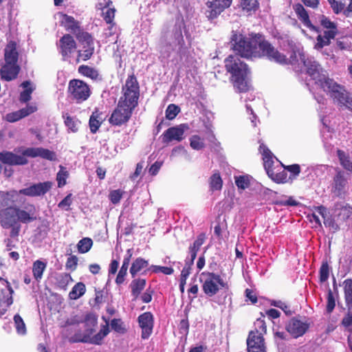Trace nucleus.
Here are the masks:
<instances>
[{"label": "nucleus", "mask_w": 352, "mask_h": 352, "mask_svg": "<svg viewBox=\"0 0 352 352\" xmlns=\"http://www.w3.org/2000/svg\"><path fill=\"white\" fill-rule=\"evenodd\" d=\"M140 85L135 75H129L122 87V94L109 118L111 125L121 126L131 120L133 111L138 106Z\"/></svg>", "instance_id": "nucleus-1"}, {"label": "nucleus", "mask_w": 352, "mask_h": 352, "mask_svg": "<svg viewBox=\"0 0 352 352\" xmlns=\"http://www.w3.org/2000/svg\"><path fill=\"white\" fill-rule=\"evenodd\" d=\"M36 219V209L33 205L25 207V210L18 206H8L0 210V226L3 229H11L10 236L12 238L19 236L20 223H29Z\"/></svg>", "instance_id": "nucleus-2"}, {"label": "nucleus", "mask_w": 352, "mask_h": 352, "mask_svg": "<svg viewBox=\"0 0 352 352\" xmlns=\"http://www.w3.org/2000/svg\"><path fill=\"white\" fill-rule=\"evenodd\" d=\"M224 67L230 74V82L237 93H246L250 89V69L247 63L236 55L230 54L224 60Z\"/></svg>", "instance_id": "nucleus-3"}, {"label": "nucleus", "mask_w": 352, "mask_h": 352, "mask_svg": "<svg viewBox=\"0 0 352 352\" xmlns=\"http://www.w3.org/2000/svg\"><path fill=\"white\" fill-rule=\"evenodd\" d=\"M262 34L251 33L248 36L237 31H232L230 38V47L234 55L246 59L256 58Z\"/></svg>", "instance_id": "nucleus-4"}, {"label": "nucleus", "mask_w": 352, "mask_h": 352, "mask_svg": "<svg viewBox=\"0 0 352 352\" xmlns=\"http://www.w3.org/2000/svg\"><path fill=\"white\" fill-rule=\"evenodd\" d=\"M26 157L41 158L55 161L56 155L54 151L42 147L38 148H27L21 151V155H16L11 151H3L0 152V162L2 164L10 166L25 165L28 163Z\"/></svg>", "instance_id": "nucleus-5"}, {"label": "nucleus", "mask_w": 352, "mask_h": 352, "mask_svg": "<svg viewBox=\"0 0 352 352\" xmlns=\"http://www.w3.org/2000/svg\"><path fill=\"white\" fill-rule=\"evenodd\" d=\"M255 329L249 332L246 343L248 352H267L263 335L267 332L264 320L258 318L254 323Z\"/></svg>", "instance_id": "nucleus-6"}, {"label": "nucleus", "mask_w": 352, "mask_h": 352, "mask_svg": "<svg viewBox=\"0 0 352 352\" xmlns=\"http://www.w3.org/2000/svg\"><path fill=\"white\" fill-rule=\"evenodd\" d=\"M200 282L202 283L204 293L212 297L216 295L220 289H228V284L218 274L210 272H203L201 274Z\"/></svg>", "instance_id": "nucleus-7"}, {"label": "nucleus", "mask_w": 352, "mask_h": 352, "mask_svg": "<svg viewBox=\"0 0 352 352\" xmlns=\"http://www.w3.org/2000/svg\"><path fill=\"white\" fill-rule=\"evenodd\" d=\"M321 88L329 95L334 103H337L341 107H346L352 99L344 87L338 85L332 79L329 78L324 81L321 84Z\"/></svg>", "instance_id": "nucleus-8"}, {"label": "nucleus", "mask_w": 352, "mask_h": 352, "mask_svg": "<svg viewBox=\"0 0 352 352\" xmlns=\"http://www.w3.org/2000/svg\"><path fill=\"white\" fill-rule=\"evenodd\" d=\"M259 151L262 155L264 168L268 177L277 184H285L287 182V173L285 170H280L278 173L272 171V166L274 164L273 154L265 144L261 143L259 146Z\"/></svg>", "instance_id": "nucleus-9"}, {"label": "nucleus", "mask_w": 352, "mask_h": 352, "mask_svg": "<svg viewBox=\"0 0 352 352\" xmlns=\"http://www.w3.org/2000/svg\"><path fill=\"white\" fill-rule=\"evenodd\" d=\"M258 52L259 55L256 56V58L265 57L270 61H274L280 65H287L289 63L287 56L275 48L269 41L264 38L263 34Z\"/></svg>", "instance_id": "nucleus-10"}, {"label": "nucleus", "mask_w": 352, "mask_h": 352, "mask_svg": "<svg viewBox=\"0 0 352 352\" xmlns=\"http://www.w3.org/2000/svg\"><path fill=\"white\" fill-rule=\"evenodd\" d=\"M67 93L72 100L80 104L90 97L91 91L89 85L85 81L74 78L69 82Z\"/></svg>", "instance_id": "nucleus-11"}, {"label": "nucleus", "mask_w": 352, "mask_h": 352, "mask_svg": "<svg viewBox=\"0 0 352 352\" xmlns=\"http://www.w3.org/2000/svg\"><path fill=\"white\" fill-rule=\"evenodd\" d=\"M58 52L63 61L70 62L71 58L77 49V43L69 34H64L56 44Z\"/></svg>", "instance_id": "nucleus-12"}, {"label": "nucleus", "mask_w": 352, "mask_h": 352, "mask_svg": "<svg viewBox=\"0 0 352 352\" xmlns=\"http://www.w3.org/2000/svg\"><path fill=\"white\" fill-rule=\"evenodd\" d=\"M349 178L341 170L336 171L331 184V192L337 197H344L349 188Z\"/></svg>", "instance_id": "nucleus-13"}, {"label": "nucleus", "mask_w": 352, "mask_h": 352, "mask_svg": "<svg viewBox=\"0 0 352 352\" xmlns=\"http://www.w3.org/2000/svg\"><path fill=\"white\" fill-rule=\"evenodd\" d=\"M232 0H211L206 2L208 10L206 12V16L208 20L212 21L217 19L226 9L230 8Z\"/></svg>", "instance_id": "nucleus-14"}, {"label": "nucleus", "mask_w": 352, "mask_h": 352, "mask_svg": "<svg viewBox=\"0 0 352 352\" xmlns=\"http://www.w3.org/2000/svg\"><path fill=\"white\" fill-rule=\"evenodd\" d=\"M0 281L3 282V288L0 289V317L6 314L8 308L13 303L12 294L14 290L10 283L0 277Z\"/></svg>", "instance_id": "nucleus-15"}, {"label": "nucleus", "mask_w": 352, "mask_h": 352, "mask_svg": "<svg viewBox=\"0 0 352 352\" xmlns=\"http://www.w3.org/2000/svg\"><path fill=\"white\" fill-rule=\"evenodd\" d=\"M310 323L307 321H302L296 317L291 318L286 324L287 331L294 338L302 336L309 329Z\"/></svg>", "instance_id": "nucleus-16"}, {"label": "nucleus", "mask_w": 352, "mask_h": 352, "mask_svg": "<svg viewBox=\"0 0 352 352\" xmlns=\"http://www.w3.org/2000/svg\"><path fill=\"white\" fill-rule=\"evenodd\" d=\"M53 186V182L47 181L31 185L28 188H25L19 190V193L29 197H38L44 195Z\"/></svg>", "instance_id": "nucleus-17"}, {"label": "nucleus", "mask_w": 352, "mask_h": 352, "mask_svg": "<svg viewBox=\"0 0 352 352\" xmlns=\"http://www.w3.org/2000/svg\"><path fill=\"white\" fill-rule=\"evenodd\" d=\"M138 323L142 329L141 338L144 340L148 339L153 332L154 319L153 314L149 312H144L138 318Z\"/></svg>", "instance_id": "nucleus-18"}, {"label": "nucleus", "mask_w": 352, "mask_h": 352, "mask_svg": "<svg viewBox=\"0 0 352 352\" xmlns=\"http://www.w3.org/2000/svg\"><path fill=\"white\" fill-rule=\"evenodd\" d=\"M304 65L307 67V73L316 81L321 87V84L326 80H329L324 75L320 74L321 67L318 63L315 60L307 59L304 61Z\"/></svg>", "instance_id": "nucleus-19"}, {"label": "nucleus", "mask_w": 352, "mask_h": 352, "mask_svg": "<svg viewBox=\"0 0 352 352\" xmlns=\"http://www.w3.org/2000/svg\"><path fill=\"white\" fill-rule=\"evenodd\" d=\"M293 9L298 19L305 26L308 28L311 31L316 32L317 33L321 32L319 27L315 26L311 23L308 12L301 3H298L294 4L293 6Z\"/></svg>", "instance_id": "nucleus-20"}, {"label": "nucleus", "mask_w": 352, "mask_h": 352, "mask_svg": "<svg viewBox=\"0 0 352 352\" xmlns=\"http://www.w3.org/2000/svg\"><path fill=\"white\" fill-rule=\"evenodd\" d=\"M184 129L182 125L172 126L161 135L162 142L168 144L172 141L180 142L184 139Z\"/></svg>", "instance_id": "nucleus-21"}, {"label": "nucleus", "mask_w": 352, "mask_h": 352, "mask_svg": "<svg viewBox=\"0 0 352 352\" xmlns=\"http://www.w3.org/2000/svg\"><path fill=\"white\" fill-rule=\"evenodd\" d=\"M20 70V66L17 63H5L0 69L1 78L6 81L13 80L17 78Z\"/></svg>", "instance_id": "nucleus-22"}, {"label": "nucleus", "mask_w": 352, "mask_h": 352, "mask_svg": "<svg viewBox=\"0 0 352 352\" xmlns=\"http://www.w3.org/2000/svg\"><path fill=\"white\" fill-rule=\"evenodd\" d=\"M36 111V107L27 105L25 107L22 108L18 111L7 113L6 115L5 119L7 122H15L33 113Z\"/></svg>", "instance_id": "nucleus-23"}, {"label": "nucleus", "mask_w": 352, "mask_h": 352, "mask_svg": "<svg viewBox=\"0 0 352 352\" xmlns=\"http://www.w3.org/2000/svg\"><path fill=\"white\" fill-rule=\"evenodd\" d=\"M19 59V52L17 50L16 43L14 41H10L4 49V60L6 63H17Z\"/></svg>", "instance_id": "nucleus-24"}, {"label": "nucleus", "mask_w": 352, "mask_h": 352, "mask_svg": "<svg viewBox=\"0 0 352 352\" xmlns=\"http://www.w3.org/2000/svg\"><path fill=\"white\" fill-rule=\"evenodd\" d=\"M62 20L60 21L61 25L63 26L65 30L70 32L73 34H76L81 29L80 23L78 21L76 20L74 17L69 16L67 14H62Z\"/></svg>", "instance_id": "nucleus-25"}, {"label": "nucleus", "mask_w": 352, "mask_h": 352, "mask_svg": "<svg viewBox=\"0 0 352 352\" xmlns=\"http://www.w3.org/2000/svg\"><path fill=\"white\" fill-rule=\"evenodd\" d=\"M206 239V234L204 232L200 233L193 243L190 245L189 254L190 255V259L188 260V261L194 263V261L197 257V252L199 250L201 246L204 243Z\"/></svg>", "instance_id": "nucleus-26"}, {"label": "nucleus", "mask_w": 352, "mask_h": 352, "mask_svg": "<svg viewBox=\"0 0 352 352\" xmlns=\"http://www.w3.org/2000/svg\"><path fill=\"white\" fill-rule=\"evenodd\" d=\"M106 9L105 11L104 10H102V16L104 21L109 25L108 30H109V36H111L114 34V32H112V29L116 25L114 19L116 10L114 7L107 8Z\"/></svg>", "instance_id": "nucleus-27"}, {"label": "nucleus", "mask_w": 352, "mask_h": 352, "mask_svg": "<svg viewBox=\"0 0 352 352\" xmlns=\"http://www.w3.org/2000/svg\"><path fill=\"white\" fill-rule=\"evenodd\" d=\"M146 284V279L141 278H135L131 281L130 288L131 289V295L134 299L138 298L142 291L145 288Z\"/></svg>", "instance_id": "nucleus-28"}, {"label": "nucleus", "mask_w": 352, "mask_h": 352, "mask_svg": "<svg viewBox=\"0 0 352 352\" xmlns=\"http://www.w3.org/2000/svg\"><path fill=\"white\" fill-rule=\"evenodd\" d=\"M239 7L248 14L255 12L259 8L258 0H239Z\"/></svg>", "instance_id": "nucleus-29"}, {"label": "nucleus", "mask_w": 352, "mask_h": 352, "mask_svg": "<svg viewBox=\"0 0 352 352\" xmlns=\"http://www.w3.org/2000/svg\"><path fill=\"white\" fill-rule=\"evenodd\" d=\"M337 155L340 165L348 172L352 173V157L345 151L338 149Z\"/></svg>", "instance_id": "nucleus-30"}, {"label": "nucleus", "mask_w": 352, "mask_h": 352, "mask_svg": "<svg viewBox=\"0 0 352 352\" xmlns=\"http://www.w3.org/2000/svg\"><path fill=\"white\" fill-rule=\"evenodd\" d=\"M101 115L102 113L99 110L96 109L92 112L89 118V125L92 133H96L102 124V119Z\"/></svg>", "instance_id": "nucleus-31"}, {"label": "nucleus", "mask_w": 352, "mask_h": 352, "mask_svg": "<svg viewBox=\"0 0 352 352\" xmlns=\"http://www.w3.org/2000/svg\"><path fill=\"white\" fill-rule=\"evenodd\" d=\"M319 22L321 27L325 29L324 32L333 33V36H336L338 33L337 25L331 21L327 16L322 14L319 17Z\"/></svg>", "instance_id": "nucleus-32"}, {"label": "nucleus", "mask_w": 352, "mask_h": 352, "mask_svg": "<svg viewBox=\"0 0 352 352\" xmlns=\"http://www.w3.org/2000/svg\"><path fill=\"white\" fill-rule=\"evenodd\" d=\"M336 36H333V33L329 32H324L323 35L318 34L316 37V43L314 48L317 50L322 49L324 46L330 45L331 40L333 39Z\"/></svg>", "instance_id": "nucleus-33"}, {"label": "nucleus", "mask_w": 352, "mask_h": 352, "mask_svg": "<svg viewBox=\"0 0 352 352\" xmlns=\"http://www.w3.org/2000/svg\"><path fill=\"white\" fill-rule=\"evenodd\" d=\"M148 265V261L142 257L137 258L133 261L130 267V274L132 278H135L136 275L144 268Z\"/></svg>", "instance_id": "nucleus-34"}, {"label": "nucleus", "mask_w": 352, "mask_h": 352, "mask_svg": "<svg viewBox=\"0 0 352 352\" xmlns=\"http://www.w3.org/2000/svg\"><path fill=\"white\" fill-rule=\"evenodd\" d=\"M16 190H11L9 192L0 191V204L3 207L10 206L11 204L15 201V198L18 195Z\"/></svg>", "instance_id": "nucleus-35"}, {"label": "nucleus", "mask_w": 352, "mask_h": 352, "mask_svg": "<svg viewBox=\"0 0 352 352\" xmlns=\"http://www.w3.org/2000/svg\"><path fill=\"white\" fill-rule=\"evenodd\" d=\"M78 72L84 76L96 80L99 79L100 74L97 69L88 65H82L79 66Z\"/></svg>", "instance_id": "nucleus-36"}, {"label": "nucleus", "mask_w": 352, "mask_h": 352, "mask_svg": "<svg viewBox=\"0 0 352 352\" xmlns=\"http://www.w3.org/2000/svg\"><path fill=\"white\" fill-rule=\"evenodd\" d=\"M75 36L82 45H93L94 44L92 35L88 32L85 31L82 28L75 34Z\"/></svg>", "instance_id": "nucleus-37"}, {"label": "nucleus", "mask_w": 352, "mask_h": 352, "mask_svg": "<svg viewBox=\"0 0 352 352\" xmlns=\"http://www.w3.org/2000/svg\"><path fill=\"white\" fill-rule=\"evenodd\" d=\"M85 292V285L82 282H79L72 287L69 293V297L72 300H76L83 296Z\"/></svg>", "instance_id": "nucleus-38"}, {"label": "nucleus", "mask_w": 352, "mask_h": 352, "mask_svg": "<svg viewBox=\"0 0 352 352\" xmlns=\"http://www.w3.org/2000/svg\"><path fill=\"white\" fill-rule=\"evenodd\" d=\"M342 285L346 305H352V279L344 280Z\"/></svg>", "instance_id": "nucleus-39"}, {"label": "nucleus", "mask_w": 352, "mask_h": 352, "mask_svg": "<svg viewBox=\"0 0 352 352\" xmlns=\"http://www.w3.org/2000/svg\"><path fill=\"white\" fill-rule=\"evenodd\" d=\"M210 190L213 192L222 188L223 181L219 172L213 173L209 179Z\"/></svg>", "instance_id": "nucleus-40"}, {"label": "nucleus", "mask_w": 352, "mask_h": 352, "mask_svg": "<svg viewBox=\"0 0 352 352\" xmlns=\"http://www.w3.org/2000/svg\"><path fill=\"white\" fill-rule=\"evenodd\" d=\"M45 268L46 263L41 261L37 260L33 263L32 272L34 277L36 280L38 281L41 279Z\"/></svg>", "instance_id": "nucleus-41"}, {"label": "nucleus", "mask_w": 352, "mask_h": 352, "mask_svg": "<svg viewBox=\"0 0 352 352\" xmlns=\"http://www.w3.org/2000/svg\"><path fill=\"white\" fill-rule=\"evenodd\" d=\"M30 81L25 80L22 82L21 86L25 89L20 94V101L27 102L31 99V94L33 92V88L30 87Z\"/></svg>", "instance_id": "nucleus-42"}, {"label": "nucleus", "mask_w": 352, "mask_h": 352, "mask_svg": "<svg viewBox=\"0 0 352 352\" xmlns=\"http://www.w3.org/2000/svg\"><path fill=\"white\" fill-rule=\"evenodd\" d=\"M85 50L78 51L77 63L80 61V58L86 61L89 60L94 53V44L93 45H84Z\"/></svg>", "instance_id": "nucleus-43"}, {"label": "nucleus", "mask_w": 352, "mask_h": 352, "mask_svg": "<svg viewBox=\"0 0 352 352\" xmlns=\"http://www.w3.org/2000/svg\"><path fill=\"white\" fill-rule=\"evenodd\" d=\"M13 319L16 333L21 336L25 335L27 333V329L25 324L21 316L16 314L14 315Z\"/></svg>", "instance_id": "nucleus-44"}, {"label": "nucleus", "mask_w": 352, "mask_h": 352, "mask_svg": "<svg viewBox=\"0 0 352 352\" xmlns=\"http://www.w3.org/2000/svg\"><path fill=\"white\" fill-rule=\"evenodd\" d=\"M93 245V241L91 239L85 237L80 239L78 244L77 248L80 253L85 254L89 251Z\"/></svg>", "instance_id": "nucleus-45"}, {"label": "nucleus", "mask_w": 352, "mask_h": 352, "mask_svg": "<svg viewBox=\"0 0 352 352\" xmlns=\"http://www.w3.org/2000/svg\"><path fill=\"white\" fill-rule=\"evenodd\" d=\"M64 118V123L71 132L76 133L78 131V122L74 118L70 116L68 113H65L63 116Z\"/></svg>", "instance_id": "nucleus-46"}, {"label": "nucleus", "mask_w": 352, "mask_h": 352, "mask_svg": "<svg viewBox=\"0 0 352 352\" xmlns=\"http://www.w3.org/2000/svg\"><path fill=\"white\" fill-rule=\"evenodd\" d=\"M109 332L108 324L104 325L100 331L94 336L91 339V343L100 344L103 338L107 336Z\"/></svg>", "instance_id": "nucleus-47"}, {"label": "nucleus", "mask_w": 352, "mask_h": 352, "mask_svg": "<svg viewBox=\"0 0 352 352\" xmlns=\"http://www.w3.org/2000/svg\"><path fill=\"white\" fill-rule=\"evenodd\" d=\"M283 168L290 173V176L289 179L293 180L294 179H296L299 174L300 173L301 169L300 166L298 164H294L292 165H287L285 166L284 164H282Z\"/></svg>", "instance_id": "nucleus-48"}, {"label": "nucleus", "mask_w": 352, "mask_h": 352, "mask_svg": "<svg viewBox=\"0 0 352 352\" xmlns=\"http://www.w3.org/2000/svg\"><path fill=\"white\" fill-rule=\"evenodd\" d=\"M190 145L195 150H201L205 147L204 139L197 135H194L190 138Z\"/></svg>", "instance_id": "nucleus-49"}, {"label": "nucleus", "mask_w": 352, "mask_h": 352, "mask_svg": "<svg viewBox=\"0 0 352 352\" xmlns=\"http://www.w3.org/2000/svg\"><path fill=\"white\" fill-rule=\"evenodd\" d=\"M340 206L339 204H336V207ZM340 209V212L338 213V216L341 217L343 220H346L352 215V206H351L349 204H346L344 206H341L340 208H338Z\"/></svg>", "instance_id": "nucleus-50"}, {"label": "nucleus", "mask_w": 352, "mask_h": 352, "mask_svg": "<svg viewBox=\"0 0 352 352\" xmlns=\"http://www.w3.org/2000/svg\"><path fill=\"white\" fill-rule=\"evenodd\" d=\"M124 194V191L121 189L113 190L110 191L109 199L113 204L116 205L120 203Z\"/></svg>", "instance_id": "nucleus-51"}, {"label": "nucleus", "mask_w": 352, "mask_h": 352, "mask_svg": "<svg viewBox=\"0 0 352 352\" xmlns=\"http://www.w3.org/2000/svg\"><path fill=\"white\" fill-rule=\"evenodd\" d=\"M179 111L180 109L177 105L170 104L167 107L166 110V118L170 120H173L178 115Z\"/></svg>", "instance_id": "nucleus-52"}, {"label": "nucleus", "mask_w": 352, "mask_h": 352, "mask_svg": "<svg viewBox=\"0 0 352 352\" xmlns=\"http://www.w3.org/2000/svg\"><path fill=\"white\" fill-rule=\"evenodd\" d=\"M69 175L68 172L65 169L64 167L60 166V170L58 171L56 175V180L58 182V187L61 188L66 184V179Z\"/></svg>", "instance_id": "nucleus-53"}, {"label": "nucleus", "mask_w": 352, "mask_h": 352, "mask_svg": "<svg viewBox=\"0 0 352 352\" xmlns=\"http://www.w3.org/2000/svg\"><path fill=\"white\" fill-rule=\"evenodd\" d=\"M235 184L238 188L245 190L250 186V180L247 176L241 175L235 177Z\"/></svg>", "instance_id": "nucleus-54"}, {"label": "nucleus", "mask_w": 352, "mask_h": 352, "mask_svg": "<svg viewBox=\"0 0 352 352\" xmlns=\"http://www.w3.org/2000/svg\"><path fill=\"white\" fill-rule=\"evenodd\" d=\"M111 327L112 329L120 333H124L126 331L121 319H113L111 322Z\"/></svg>", "instance_id": "nucleus-55"}, {"label": "nucleus", "mask_w": 352, "mask_h": 352, "mask_svg": "<svg viewBox=\"0 0 352 352\" xmlns=\"http://www.w3.org/2000/svg\"><path fill=\"white\" fill-rule=\"evenodd\" d=\"M151 269L152 272L157 274L159 272H162L166 275H171L174 272V270L171 267H165V266H160V265H151Z\"/></svg>", "instance_id": "nucleus-56"}, {"label": "nucleus", "mask_w": 352, "mask_h": 352, "mask_svg": "<svg viewBox=\"0 0 352 352\" xmlns=\"http://www.w3.org/2000/svg\"><path fill=\"white\" fill-rule=\"evenodd\" d=\"M347 312L341 321V324L347 328L352 326V305H346Z\"/></svg>", "instance_id": "nucleus-57"}, {"label": "nucleus", "mask_w": 352, "mask_h": 352, "mask_svg": "<svg viewBox=\"0 0 352 352\" xmlns=\"http://www.w3.org/2000/svg\"><path fill=\"white\" fill-rule=\"evenodd\" d=\"M336 307V300L333 296V294L331 289H329L327 294V301L326 311L328 314H331Z\"/></svg>", "instance_id": "nucleus-58"}, {"label": "nucleus", "mask_w": 352, "mask_h": 352, "mask_svg": "<svg viewBox=\"0 0 352 352\" xmlns=\"http://www.w3.org/2000/svg\"><path fill=\"white\" fill-rule=\"evenodd\" d=\"M69 254L70 256L67 259L65 267L67 270H69L72 272H74L77 268L78 259L76 255H71L70 254Z\"/></svg>", "instance_id": "nucleus-59"}, {"label": "nucleus", "mask_w": 352, "mask_h": 352, "mask_svg": "<svg viewBox=\"0 0 352 352\" xmlns=\"http://www.w3.org/2000/svg\"><path fill=\"white\" fill-rule=\"evenodd\" d=\"M271 305L276 307L282 309L287 316H291L293 314V311L290 309L289 307L284 302L281 300H273L271 302Z\"/></svg>", "instance_id": "nucleus-60"}, {"label": "nucleus", "mask_w": 352, "mask_h": 352, "mask_svg": "<svg viewBox=\"0 0 352 352\" xmlns=\"http://www.w3.org/2000/svg\"><path fill=\"white\" fill-rule=\"evenodd\" d=\"M320 280L323 283L327 280L329 276V267L328 263H323L320 268Z\"/></svg>", "instance_id": "nucleus-61"}, {"label": "nucleus", "mask_w": 352, "mask_h": 352, "mask_svg": "<svg viewBox=\"0 0 352 352\" xmlns=\"http://www.w3.org/2000/svg\"><path fill=\"white\" fill-rule=\"evenodd\" d=\"M69 342L70 343H76V342H87V337L85 335H82L80 331L76 333L73 336L69 338Z\"/></svg>", "instance_id": "nucleus-62"}, {"label": "nucleus", "mask_w": 352, "mask_h": 352, "mask_svg": "<svg viewBox=\"0 0 352 352\" xmlns=\"http://www.w3.org/2000/svg\"><path fill=\"white\" fill-rule=\"evenodd\" d=\"M323 223L326 227L331 228L333 231H337L339 229L338 225L330 215L323 220Z\"/></svg>", "instance_id": "nucleus-63"}, {"label": "nucleus", "mask_w": 352, "mask_h": 352, "mask_svg": "<svg viewBox=\"0 0 352 352\" xmlns=\"http://www.w3.org/2000/svg\"><path fill=\"white\" fill-rule=\"evenodd\" d=\"M333 12L336 14L343 12L345 10V4L341 1H336L331 6Z\"/></svg>", "instance_id": "nucleus-64"}]
</instances>
